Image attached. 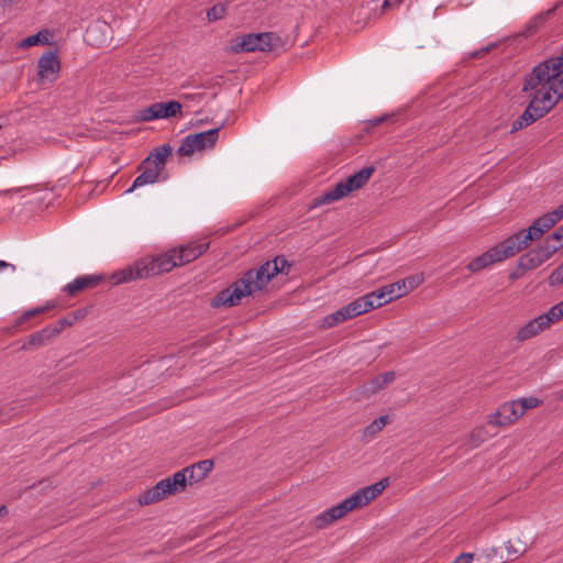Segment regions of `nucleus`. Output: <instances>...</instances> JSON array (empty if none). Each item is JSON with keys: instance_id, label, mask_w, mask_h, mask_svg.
Instances as JSON below:
<instances>
[{"instance_id": "24", "label": "nucleus", "mask_w": 563, "mask_h": 563, "mask_svg": "<svg viewBox=\"0 0 563 563\" xmlns=\"http://www.w3.org/2000/svg\"><path fill=\"white\" fill-rule=\"evenodd\" d=\"M388 416H380L377 419H374L368 426H366L363 430V437L365 439L374 438L378 432H380L384 427L388 423Z\"/></svg>"}, {"instance_id": "40", "label": "nucleus", "mask_w": 563, "mask_h": 563, "mask_svg": "<svg viewBox=\"0 0 563 563\" xmlns=\"http://www.w3.org/2000/svg\"><path fill=\"white\" fill-rule=\"evenodd\" d=\"M383 288L386 291L387 300L393 301L395 299H398V296H397L396 290H395V285L393 283L383 286Z\"/></svg>"}, {"instance_id": "14", "label": "nucleus", "mask_w": 563, "mask_h": 563, "mask_svg": "<svg viewBox=\"0 0 563 563\" xmlns=\"http://www.w3.org/2000/svg\"><path fill=\"white\" fill-rule=\"evenodd\" d=\"M550 327L551 324L549 320L547 319L545 314L542 313L519 328L515 335V340L517 342H525L539 335Z\"/></svg>"}, {"instance_id": "18", "label": "nucleus", "mask_w": 563, "mask_h": 563, "mask_svg": "<svg viewBox=\"0 0 563 563\" xmlns=\"http://www.w3.org/2000/svg\"><path fill=\"white\" fill-rule=\"evenodd\" d=\"M101 279H102L101 276H93V275L80 276V277L75 278L73 282L68 283L64 287V290L67 295L74 296L75 294H77L80 290H84L87 288H92V287L97 286Z\"/></svg>"}, {"instance_id": "37", "label": "nucleus", "mask_w": 563, "mask_h": 563, "mask_svg": "<svg viewBox=\"0 0 563 563\" xmlns=\"http://www.w3.org/2000/svg\"><path fill=\"white\" fill-rule=\"evenodd\" d=\"M407 285L408 292L413 290L423 279L420 276H410L408 278H404Z\"/></svg>"}, {"instance_id": "9", "label": "nucleus", "mask_w": 563, "mask_h": 563, "mask_svg": "<svg viewBox=\"0 0 563 563\" xmlns=\"http://www.w3.org/2000/svg\"><path fill=\"white\" fill-rule=\"evenodd\" d=\"M541 401L537 397H522L500 404L497 409L487 416V423L496 428H506L514 424L529 409L538 407Z\"/></svg>"}, {"instance_id": "7", "label": "nucleus", "mask_w": 563, "mask_h": 563, "mask_svg": "<svg viewBox=\"0 0 563 563\" xmlns=\"http://www.w3.org/2000/svg\"><path fill=\"white\" fill-rule=\"evenodd\" d=\"M523 241L525 240L518 231L497 245L490 247L485 253L472 260L466 267L470 272L477 273L494 263H499L507 258L514 257L519 252L528 247L527 243Z\"/></svg>"}, {"instance_id": "41", "label": "nucleus", "mask_w": 563, "mask_h": 563, "mask_svg": "<svg viewBox=\"0 0 563 563\" xmlns=\"http://www.w3.org/2000/svg\"><path fill=\"white\" fill-rule=\"evenodd\" d=\"M473 558H474V554L473 553H461L460 555H457L453 562L451 563H472L473 561Z\"/></svg>"}, {"instance_id": "31", "label": "nucleus", "mask_w": 563, "mask_h": 563, "mask_svg": "<svg viewBox=\"0 0 563 563\" xmlns=\"http://www.w3.org/2000/svg\"><path fill=\"white\" fill-rule=\"evenodd\" d=\"M225 12H227V7L225 4L223 3H217L214 4L213 7H211L208 11H207V20L209 22H214V21H218V20H221L224 18L225 15Z\"/></svg>"}, {"instance_id": "2", "label": "nucleus", "mask_w": 563, "mask_h": 563, "mask_svg": "<svg viewBox=\"0 0 563 563\" xmlns=\"http://www.w3.org/2000/svg\"><path fill=\"white\" fill-rule=\"evenodd\" d=\"M286 266H288L287 261L283 256H277L258 268L247 271L240 279L219 291L211 299V307H233L238 305L243 297L262 290L276 274L284 273Z\"/></svg>"}, {"instance_id": "25", "label": "nucleus", "mask_w": 563, "mask_h": 563, "mask_svg": "<svg viewBox=\"0 0 563 563\" xmlns=\"http://www.w3.org/2000/svg\"><path fill=\"white\" fill-rule=\"evenodd\" d=\"M60 329H43L40 332H36L30 336L29 344L33 346H42L45 344L47 340L53 338L55 334H58Z\"/></svg>"}, {"instance_id": "28", "label": "nucleus", "mask_w": 563, "mask_h": 563, "mask_svg": "<svg viewBox=\"0 0 563 563\" xmlns=\"http://www.w3.org/2000/svg\"><path fill=\"white\" fill-rule=\"evenodd\" d=\"M100 29H101V25H98V24H93V25H90L87 27L86 35H85L87 43H89L91 45L99 46L106 41V37L98 38L96 36L97 33L100 32Z\"/></svg>"}, {"instance_id": "38", "label": "nucleus", "mask_w": 563, "mask_h": 563, "mask_svg": "<svg viewBox=\"0 0 563 563\" xmlns=\"http://www.w3.org/2000/svg\"><path fill=\"white\" fill-rule=\"evenodd\" d=\"M393 284L395 285V290H396L398 298L408 294L407 285L404 279L397 280L396 283H393Z\"/></svg>"}, {"instance_id": "27", "label": "nucleus", "mask_w": 563, "mask_h": 563, "mask_svg": "<svg viewBox=\"0 0 563 563\" xmlns=\"http://www.w3.org/2000/svg\"><path fill=\"white\" fill-rule=\"evenodd\" d=\"M228 52H230L232 54H239V53H243V52H249L246 36L242 35V36H238L235 38H232L231 42H230V46L228 48Z\"/></svg>"}, {"instance_id": "20", "label": "nucleus", "mask_w": 563, "mask_h": 563, "mask_svg": "<svg viewBox=\"0 0 563 563\" xmlns=\"http://www.w3.org/2000/svg\"><path fill=\"white\" fill-rule=\"evenodd\" d=\"M366 303L360 300V298H356L352 302L343 306L338 310L341 321L344 322L346 320L353 319L355 317H358L363 313H366Z\"/></svg>"}, {"instance_id": "26", "label": "nucleus", "mask_w": 563, "mask_h": 563, "mask_svg": "<svg viewBox=\"0 0 563 563\" xmlns=\"http://www.w3.org/2000/svg\"><path fill=\"white\" fill-rule=\"evenodd\" d=\"M562 246L555 242V240H550V235L545 239L543 245L536 247L540 256L544 262H547L559 249Z\"/></svg>"}, {"instance_id": "6", "label": "nucleus", "mask_w": 563, "mask_h": 563, "mask_svg": "<svg viewBox=\"0 0 563 563\" xmlns=\"http://www.w3.org/2000/svg\"><path fill=\"white\" fill-rule=\"evenodd\" d=\"M173 147L169 144H163L154 148L148 156L142 161L139 166L141 174L134 179L132 186L125 190V194L134 191L136 188L153 185L161 180H166L165 165L167 157L172 154Z\"/></svg>"}, {"instance_id": "48", "label": "nucleus", "mask_w": 563, "mask_h": 563, "mask_svg": "<svg viewBox=\"0 0 563 563\" xmlns=\"http://www.w3.org/2000/svg\"><path fill=\"white\" fill-rule=\"evenodd\" d=\"M559 398L563 399V389L560 391Z\"/></svg>"}, {"instance_id": "43", "label": "nucleus", "mask_w": 563, "mask_h": 563, "mask_svg": "<svg viewBox=\"0 0 563 563\" xmlns=\"http://www.w3.org/2000/svg\"><path fill=\"white\" fill-rule=\"evenodd\" d=\"M402 0H384V7H396L398 5Z\"/></svg>"}, {"instance_id": "21", "label": "nucleus", "mask_w": 563, "mask_h": 563, "mask_svg": "<svg viewBox=\"0 0 563 563\" xmlns=\"http://www.w3.org/2000/svg\"><path fill=\"white\" fill-rule=\"evenodd\" d=\"M544 261L542 260L538 251L533 249L519 257L518 267L522 271H532L542 265Z\"/></svg>"}, {"instance_id": "46", "label": "nucleus", "mask_w": 563, "mask_h": 563, "mask_svg": "<svg viewBox=\"0 0 563 563\" xmlns=\"http://www.w3.org/2000/svg\"><path fill=\"white\" fill-rule=\"evenodd\" d=\"M59 322H60V327H59L58 329H60V330L63 329V327H64L65 324H67V325H71V323H73L71 321H67V320H60Z\"/></svg>"}, {"instance_id": "19", "label": "nucleus", "mask_w": 563, "mask_h": 563, "mask_svg": "<svg viewBox=\"0 0 563 563\" xmlns=\"http://www.w3.org/2000/svg\"><path fill=\"white\" fill-rule=\"evenodd\" d=\"M358 298L362 301V303L363 302L366 303V306H367L366 312L390 302L389 300H387V295L383 287H380L377 290H374L372 292H368L364 296H361Z\"/></svg>"}, {"instance_id": "13", "label": "nucleus", "mask_w": 563, "mask_h": 563, "mask_svg": "<svg viewBox=\"0 0 563 563\" xmlns=\"http://www.w3.org/2000/svg\"><path fill=\"white\" fill-rule=\"evenodd\" d=\"M60 71V60L53 51L44 52L37 60V77L41 81L54 82Z\"/></svg>"}, {"instance_id": "36", "label": "nucleus", "mask_w": 563, "mask_h": 563, "mask_svg": "<svg viewBox=\"0 0 563 563\" xmlns=\"http://www.w3.org/2000/svg\"><path fill=\"white\" fill-rule=\"evenodd\" d=\"M48 307H37V308H33V309H30L27 311H25L21 318H20V323L29 320L30 318L34 317V316H37L42 312H44L45 310H47Z\"/></svg>"}, {"instance_id": "35", "label": "nucleus", "mask_w": 563, "mask_h": 563, "mask_svg": "<svg viewBox=\"0 0 563 563\" xmlns=\"http://www.w3.org/2000/svg\"><path fill=\"white\" fill-rule=\"evenodd\" d=\"M554 10H555V8L550 9L547 12L534 16L531 20L529 27H533L537 30L539 27V25L542 24L554 12Z\"/></svg>"}, {"instance_id": "3", "label": "nucleus", "mask_w": 563, "mask_h": 563, "mask_svg": "<svg viewBox=\"0 0 563 563\" xmlns=\"http://www.w3.org/2000/svg\"><path fill=\"white\" fill-rule=\"evenodd\" d=\"M213 468L212 460H202L190 466H187L173 476L166 477L157 482L153 487L144 492L139 497L141 505H151L163 500L167 496L181 493L186 489L187 481L198 483L202 481Z\"/></svg>"}, {"instance_id": "23", "label": "nucleus", "mask_w": 563, "mask_h": 563, "mask_svg": "<svg viewBox=\"0 0 563 563\" xmlns=\"http://www.w3.org/2000/svg\"><path fill=\"white\" fill-rule=\"evenodd\" d=\"M486 439L487 431L483 426H479L471 431L464 445L466 450H473L479 446Z\"/></svg>"}, {"instance_id": "15", "label": "nucleus", "mask_w": 563, "mask_h": 563, "mask_svg": "<svg viewBox=\"0 0 563 563\" xmlns=\"http://www.w3.org/2000/svg\"><path fill=\"white\" fill-rule=\"evenodd\" d=\"M247 41L249 52H269L274 48L279 37L272 33H250L245 34Z\"/></svg>"}, {"instance_id": "29", "label": "nucleus", "mask_w": 563, "mask_h": 563, "mask_svg": "<svg viewBox=\"0 0 563 563\" xmlns=\"http://www.w3.org/2000/svg\"><path fill=\"white\" fill-rule=\"evenodd\" d=\"M550 324H555L563 319V301L552 306L545 313Z\"/></svg>"}, {"instance_id": "11", "label": "nucleus", "mask_w": 563, "mask_h": 563, "mask_svg": "<svg viewBox=\"0 0 563 563\" xmlns=\"http://www.w3.org/2000/svg\"><path fill=\"white\" fill-rule=\"evenodd\" d=\"M219 130L220 128H214L187 135L177 151L178 154L181 156H190L206 148H211L219 137Z\"/></svg>"}, {"instance_id": "34", "label": "nucleus", "mask_w": 563, "mask_h": 563, "mask_svg": "<svg viewBox=\"0 0 563 563\" xmlns=\"http://www.w3.org/2000/svg\"><path fill=\"white\" fill-rule=\"evenodd\" d=\"M563 284V263L556 267L549 276L550 286H559Z\"/></svg>"}, {"instance_id": "33", "label": "nucleus", "mask_w": 563, "mask_h": 563, "mask_svg": "<svg viewBox=\"0 0 563 563\" xmlns=\"http://www.w3.org/2000/svg\"><path fill=\"white\" fill-rule=\"evenodd\" d=\"M340 323H342V321H341L338 310L334 311L333 313L325 316L322 320V327L324 329L333 328Z\"/></svg>"}, {"instance_id": "12", "label": "nucleus", "mask_w": 563, "mask_h": 563, "mask_svg": "<svg viewBox=\"0 0 563 563\" xmlns=\"http://www.w3.org/2000/svg\"><path fill=\"white\" fill-rule=\"evenodd\" d=\"M181 111V104L172 100L168 102H155L146 108L140 109L136 120L140 122H150L157 119H168L176 117Z\"/></svg>"}, {"instance_id": "39", "label": "nucleus", "mask_w": 563, "mask_h": 563, "mask_svg": "<svg viewBox=\"0 0 563 563\" xmlns=\"http://www.w3.org/2000/svg\"><path fill=\"white\" fill-rule=\"evenodd\" d=\"M393 284L395 285V290H396L398 298L408 294L407 285L404 279L397 280L396 283H393Z\"/></svg>"}, {"instance_id": "30", "label": "nucleus", "mask_w": 563, "mask_h": 563, "mask_svg": "<svg viewBox=\"0 0 563 563\" xmlns=\"http://www.w3.org/2000/svg\"><path fill=\"white\" fill-rule=\"evenodd\" d=\"M550 324H555L563 319V301L552 306L545 313Z\"/></svg>"}, {"instance_id": "4", "label": "nucleus", "mask_w": 563, "mask_h": 563, "mask_svg": "<svg viewBox=\"0 0 563 563\" xmlns=\"http://www.w3.org/2000/svg\"><path fill=\"white\" fill-rule=\"evenodd\" d=\"M179 266L176 258V249L159 254L151 260H140L133 264L114 272L111 280L114 285L144 279L170 272Z\"/></svg>"}, {"instance_id": "49", "label": "nucleus", "mask_w": 563, "mask_h": 563, "mask_svg": "<svg viewBox=\"0 0 563 563\" xmlns=\"http://www.w3.org/2000/svg\"><path fill=\"white\" fill-rule=\"evenodd\" d=\"M2 416V413L0 412V417Z\"/></svg>"}, {"instance_id": "1", "label": "nucleus", "mask_w": 563, "mask_h": 563, "mask_svg": "<svg viewBox=\"0 0 563 563\" xmlns=\"http://www.w3.org/2000/svg\"><path fill=\"white\" fill-rule=\"evenodd\" d=\"M521 91L529 98L510 132H517L548 114L563 99V49L538 63L523 76Z\"/></svg>"}, {"instance_id": "47", "label": "nucleus", "mask_w": 563, "mask_h": 563, "mask_svg": "<svg viewBox=\"0 0 563 563\" xmlns=\"http://www.w3.org/2000/svg\"><path fill=\"white\" fill-rule=\"evenodd\" d=\"M8 514V508L5 506L0 507V516H5Z\"/></svg>"}, {"instance_id": "32", "label": "nucleus", "mask_w": 563, "mask_h": 563, "mask_svg": "<svg viewBox=\"0 0 563 563\" xmlns=\"http://www.w3.org/2000/svg\"><path fill=\"white\" fill-rule=\"evenodd\" d=\"M508 556H520L527 551V545L521 544L520 547H516L511 541H507L505 544Z\"/></svg>"}, {"instance_id": "17", "label": "nucleus", "mask_w": 563, "mask_h": 563, "mask_svg": "<svg viewBox=\"0 0 563 563\" xmlns=\"http://www.w3.org/2000/svg\"><path fill=\"white\" fill-rule=\"evenodd\" d=\"M396 378V373L394 371L385 372L378 376H375L367 383H365L361 387V393L366 398L376 395L380 390L385 389L388 385H390Z\"/></svg>"}, {"instance_id": "44", "label": "nucleus", "mask_w": 563, "mask_h": 563, "mask_svg": "<svg viewBox=\"0 0 563 563\" xmlns=\"http://www.w3.org/2000/svg\"><path fill=\"white\" fill-rule=\"evenodd\" d=\"M8 267H10L12 271L15 269L14 265H12L8 262H4V261H0V271L8 268Z\"/></svg>"}, {"instance_id": "10", "label": "nucleus", "mask_w": 563, "mask_h": 563, "mask_svg": "<svg viewBox=\"0 0 563 563\" xmlns=\"http://www.w3.org/2000/svg\"><path fill=\"white\" fill-rule=\"evenodd\" d=\"M561 219H563V203L556 209L536 219L527 230H520L523 242L529 246L534 240L542 236L543 233L552 229Z\"/></svg>"}, {"instance_id": "42", "label": "nucleus", "mask_w": 563, "mask_h": 563, "mask_svg": "<svg viewBox=\"0 0 563 563\" xmlns=\"http://www.w3.org/2000/svg\"><path fill=\"white\" fill-rule=\"evenodd\" d=\"M550 240H555L563 247V224L550 234Z\"/></svg>"}, {"instance_id": "45", "label": "nucleus", "mask_w": 563, "mask_h": 563, "mask_svg": "<svg viewBox=\"0 0 563 563\" xmlns=\"http://www.w3.org/2000/svg\"><path fill=\"white\" fill-rule=\"evenodd\" d=\"M384 121H385V117H379V118H376L375 120H373V124L378 125Z\"/></svg>"}, {"instance_id": "16", "label": "nucleus", "mask_w": 563, "mask_h": 563, "mask_svg": "<svg viewBox=\"0 0 563 563\" xmlns=\"http://www.w3.org/2000/svg\"><path fill=\"white\" fill-rule=\"evenodd\" d=\"M209 247V243H188L176 249V258L179 266L186 265L201 256Z\"/></svg>"}, {"instance_id": "5", "label": "nucleus", "mask_w": 563, "mask_h": 563, "mask_svg": "<svg viewBox=\"0 0 563 563\" xmlns=\"http://www.w3.org/2000/svg\"><path fill=\"white\" fill-rule=\"evenodd\" d=\"M388 479L363 487L342 500L340 504L324 510L314 518V526L323 529L327 526L344 517L349 511L362 508L374 500L387 486Z\"/></svg>"}, {"instance_id": "8", "label": "nucleus", "mask_w": 563, "mask_h": 563, "mask_svg": "<svg viewBox=\"0 0 563 563\" xmlns=\"http://www.w3.org/2000/svg\"><path fill=\"white\" fill-rule=\"evenodd\" d=\"M374 172L375 168L372 166L362 168L361 170L354 173L347 178L335 184L333 187L323 191L320 196L316 197L313 199L312 207L333 203L344 197H347L351 192L364 187Z\"/></svg>"}, {"instance_id": "22", "label": "nucleus", "mask_w": 563, "mask_h": 563, "mask_svg": "<svg viewBox=\"0 0 563 563\" xmlns=\"http://www.w3.org/2000/svg\"><path fill=\"white\" fill-rule=\"evenodd\" d=\"M51 33L47 30H42L36 34L30 35L23 38L19 44V48H29L34 45H44L48 44Z\"/></svg>"}]
</instances>
